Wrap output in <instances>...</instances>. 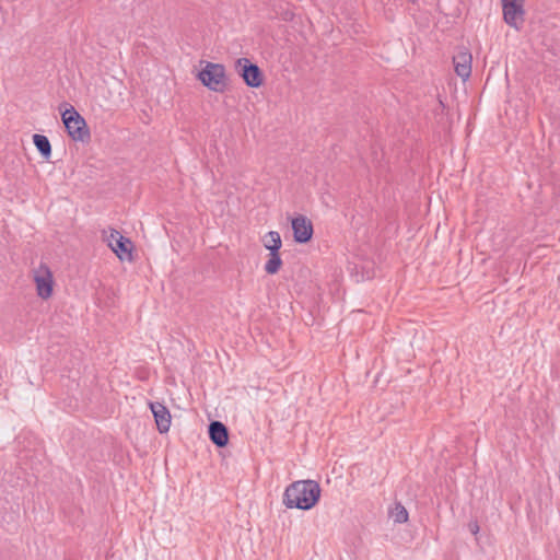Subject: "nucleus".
<instances>
[{
	"instance_id": "obj_7",
	"label": "nucleus",
	"mask_w": 560,
	"mask_h": 560,
	"mask_svg": "<svg viewBox=\"0 0 560 560\" xmlns=\"http://www.w3.org/2000/svg\"><path fill=\"white\" fill-rule=\"evenodd\" d=\"M34 281L36 283L37 294L42 299H48L52 293V275L48 267L40 266L38 270L35 271Z\"/></svg>"
},
{
	"instance_id": "obj_13",
	"label": "nucleus",
	"mask_w": 560,
	"mask_h": 560,
	"mask_svg": "<svg viewBox=\"0 0 560 560\" xmlns=\"http://www.w3.org/2000/svg\"><path fill=\"white\" fill-rule=\"evenodd\" d=\"M388 515L396 524H404L408 522L409 514L406 508L400 502H395L388 510Z\"/></svg>"
},
{
	"instance_id": "obj_5",
	"label": "nucleus",
	"mask_w": 560,
	"mask_h": 560,
	"mask_svg": "<svg viewBox=\"0 0 560 560\" xmlns=\"http://www.w3.org/2000/svg\"><path fill=\"white\" fill-rule=\"evenodd\" d=\"M525 0H501L504 22L520 31L525 21Z\"/></svg>"
},
{
	"instance_id": "obj_18",
	"label": "nucleus",
	"mask_w": 560,
	"mask_h": 560,
	"mask_svg": "<svg viewBox=\"0 0 560 560\" xmlns=\"http://www.w3.org/2000/svg\"><path fill=\"white\" fill-rule=\"evenodd\" d=\"M412 2H415L416 0H411Z\"/></svg>"
},
{
	"instance_id": "obj_8",
	"label": "nucleus",
	"mask_w": 560,
	"mask_h": 560,
	"mask_svg": "<svg viewBox=\"0 0 560 560\" xmlns=\"http://www.w3.org/2000/svg\"><path fill=\"white\" fill-rule=\"evenodd\" d=\"M294 241L298 243H306L313 236V224L310 219L304 215H298L291 222Z\"/></svg>"
},
{
	"instance_id": "obj_15",
	"label": "nucleus",
	"mask_w": 560,
	"mask_h": 560,
	"mask_svg": "<svg viewBox=\"0 0 560 560\" xmlns=\"http://www.w3.org/2000/svg\"><path fill=\"white\" fill-rule=\"evenodd\" d=\"M282 266L280 253H269V259L265 264V271L268 275H276Z\"/></svg>"
},
{
	"instance_id": "obj_6",
	"label": "nucleus",
	"mask_w": 560,
	"mask_h": 560,
	"mask_svg": "<svg viewBox=\"0 0 560 560\" xmlns=\"http://www.w3.org/2000/svg\"><path fill=\"white\" fill-rule=\"evenodd\" d=\"M105 238L120 260L131 259V241L129 238L114 229H110L108 233L105 232Z\"/></svg>"
},
{
	"instance_id": "obj_14",
	"label": "nucleus",
	"mask_w": 560,
	"mask_h": 560,
	"mask_svg": "<svg viewBox=\"0 0 560 560\" xmlns=\"http://www.w3.org/2000/svg\"><path fill=\"white\" fill-rule=\"evenodd\" d=\"M33 142L43 158L48 159L50 156L51 145L46 136L36 133L33 136Z\"/></svg>"
},
{
	"instance_id": "obj_16",
	"label": "nucleus",
	"mask_w": 560,
	"mask_h": 560,
	"mask_svg": "<svg viewBox=\"0 0 560 560\" xmlns=\"http://www.w3.org/2000/svg\"><path fill=\"white\" fill-rule=\"evenodd\" d=\"M471 532L476 534L479 530V527L477 524L470 525Z\"/></svg>"
},
{
	"instance_id": "obj_9",
	"label": "nucleus",
	"mask_w": 560,
	"mask_h": 560,
	"mask_svg": "<svg viewBox=\"0 0 560 560\" xmlns=\"http://www.w3.org/2000/svg\"><path fill=\"white\" fill-rule=\"evenodd\" d=\"M149 407L153 413L156 423V429L159 430V432H168L172 417L166 406L159 401H151L149 402Z\"/></svg>"
},
{
	"instance_id": "obj_17",
	"label": "nucleus",
	"mask_w": 560,
	"mask_h": 560,
	"mask_svg": "<svg viewBox=\"0 0 560 560\" xmlns=\"http://www.w3.org/2000/svg\"><path fill=\"white\" fill-rule=\"evenodd\" d=\"M288 15H289V13H285L284 21L290 20V19L292 18V15H293V14H292V13H290V16H288Z\"/></svg>"
},
{
	"instance_id": "obj_10",
	"label": "nucleus",
	"mask_w": 560,
	"mask_h": 560,
	"mask_svg": "<svg viewBox=\"0 0 560 560\" xmlns=\"http://www.w3.org/2000/svg\"><path fill=\"white\" fill-rule=\"evenodd\" d=\"M471 54L467 49H460L453 57L454 70L463 80H467L471 74Z\"/></svg>"
},
{
	"instance_id": "obj_12",
	"label": "nucleus",
	"mask_w": 560,
	"mask_h": 560,
	"mask_svg": "<svg viewBox=\"0 0 560 560\" xmlns=\"http://www.w3.org/2000/svg\"><path fill=\"white\" fill-rule=\"evenodd\" d=\"M262 243L270 253H279L282 246L281 236L277 231L266 233Z\"/></svg>"
},
{
	"instance_id": "obj_3",
	"label": "nucleus",
	"mask_w": 560,
	"mask_h": 560,
	"mask_svg": "<svg viewBox=\"0 0 560 560\" xmlns=\"http://www.w3.org/2000/svg\"><path fill=\"white\" fill-rule=\"evenodd\" d=\"M197 78L206 88L215 93H223L228 88L225 68L221 63L207 61Z\"/></svg>"
},
{
	"instance_id": "obj_11",
	"label": "nucleus",
	"mask_w": 560,
	"mask_h": 560,
	"mask_svg": "<svg viewBox=\"0 0 560 560\" xmlns=\"http://www.w3.org/2000/svg\"><path fill=\"white\" fill-rule=\"evenodd\" d=\"M209 438L218 447H224L229 442L228 428L220 421H212L209 424Z\"/></svg>"
},
{
	"instance_id": "obj_1",
	"label": "nucleus",
	"mask_w": 560,
	"mask_h": 560,
	"mask_svg": "<svg viewBox=\"0 0 560 560\" xmlns=\"http://www.w3.org/2000/svg\"><path fill=\"white\" fill-rule=\"evenodd\" d=\"M320 487L314 480H300L287 487L283 504L288 509L310 510L319 500Z\"/></svg>"
},
{
	"instance_id": "obj_2",
	"label": "nucleus",
	"mask_w": 560,
	"mask_h": 560,
	"mask_svg": "<svg viewBox=\"0 0 560 560\" xmlns=\"http://www.w3.org/2000/svg\"><path fill=\"white\" fill-rule=\"evenodd\" d=\"M61 118L69 137L74 141L88 143L91 140L90 129L85 119L75 110L73 106H69L61 113Z\"/></svg>"
},
{
	"instance_id": "obj_4",
	"label": "nucleus",
	"mask_w": 560,
	"mask_h": 560,
	"mask_svg": "<svg viewBox=\"0 0 560 560\" xmlns=\"http://www.w3.org/2000/svg\"><path fill=\"white\" fill-rule=\"evenodd\" d=\"M238 75L249 88L257 89L264 83V73L260 68L248 58H240L235 63Z\"/></svg>"
}]
</instances>
